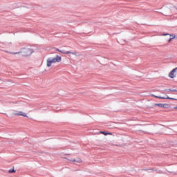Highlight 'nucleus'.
Here are the masks:
<instances>
[{
    "mask_svg": "<svg viewBox=\"0 0 177 177\" xmlns=\"http://www.w3.org/2000/svg\"><path fill=\"white\" fill-rule=\"evenodd\" d=\"M152 96H153V97H157L158 99H169L170 100H177L176 98H172V97H169L168 95H167V97H161V96H157V95H152Z\"/></svg>",
    "mask_w": 177,
    "mask_h": 177,
    "instance_id": "obj_4",
    "label": "nucleus"
},
{
    "mask_svg": "<svg viewBox=\"0 0 177 177\" xmlns=\"http://www.w3.org/2000/svg\"><path fill=\"white\" fill-rule=\"evenodd\" d=\"M170 91H172V89L169 88V89L165 90V92H171Z\"/></svg>",
    "mask_w": 177,
    "mask_h": 177,
    "instance_id": "obj_12",
    "label": "nucleus"
},
{
    "mask_svg": "<svg viewBox=\"0 0 177 177\" xmlns=\"http://www.w3.org/2000/svg\"><path fill=\"white\" fill-rule=\"evenodd\" d=\"M163 35L166 36V35H169L170 37H171L169 39V42H171L172 41V39H175V38H176V36L174 35H170V34H168V33H165V34H163Z\"/></svg>",
    "mask_w": 177,
    "mask_h": 177,
    "instance_id": "obj_9",
    "label": "nucleus"
},
{
    "mask_svg": "<svg viewBox=\"0 0 177 177\" xmlns=\"http://www.w3.org/2000/svg\"><path fill=\"white\" fill-rule=\"evenodd\" d=\"M170 92H177L176 89L169 90Z\"/></svg>",
    "mask_w": 177,
    "mask_h": 177,
    "instance_id": "obj_13",
    "label": "nucleus"
},
{
    "mask_svg": "<svg viewBox=\"0 0 177 177\" xmlns=\"http://www.w3.org/2000/svg\"><path fill=\"white\" fill-rule=\"evenodd\" d=\"M158 106V107H162V109H168L169 107V105L168 104H155V106Z\"/></svg>",
    "mask_w": 177,
    "mask_h": 177,
    "instance_id": "obj_6",
    "label": "nucleus"
},
{
    "mask_svg": "<svg viewBox=\"0 0 177 177\" xmlns=\"http://www.w3.org/2000/svg\"><path fill=\"white\" fill-rule=\"evenodd\" d=\"M177 72V67L174 68L169 73V77L170 78H175V74H176Z\"/></svg>",
    "mask_w": 177,
    "mask_h": 177,
    "instance_id": "obj_5",
    "label": "nucleus"
},
{
    "mask_svg": "<svg viewBox=\"0 0 177 177\" xmlns=\"http://www.w3.org/2000/svg\"><path fill=\"white\" fill-rule=\"evenodd\" d=\"M61 62L62 57L57 55L55 57L47 59V67H50L53 63H60Z\"/></svg>",
    "mask_w": 177,
    "mask_h": 177,
    "instance_id": "obj_1",
    "label": "nucleus"
},
{
    "mask_svg": "<svg viewBox=\"0 0 177 177\" xmlns=\"http://www.w3.org/2000/svg\"><path fill=\"white\" fill-rule=\"evenodd\" d=\"M8 172H9V174H13V173L16 172V171L12 169H10V170L8 171Z\"/></svg>",
    "mask_w": 177,
    "mask_h": 177,
    "instance_id": "obj_11",
    "label": "nucleus"
},
{
    "mask_svg": "<svg viewBox=\"0 0 177 177\" xmlns=\"http://www.w3.org/2000/svg\"><path fill=\"white\" fill-rule=\"evenodd\" d=\"M60 53H62L63 55H75V53H73L71 51H66L64 50H61Z\"/></svg>",
    "mask_w": 177,
    "mask_h": 177,
    "instance_id": "obj_7",
    "label": "nucleus"
},
{
    "mask_svg": "<svg viewBox=\"0 0 177 177\" xmlns=\"http://www.w3.org/2000/svg\"><path fill=\"white\" fill-rule=\"evenodd\" d=\"M70 161H72L73 162H77L78 164H81L82 162V160L81 158H77L76 159H71Z\"/></svg>",
    "mask_w": 177,
    "mask_h": 177,
    "instance_id": "obj_8",
    "label": "nucleus"
},
{
    "mask_svg": "<svg viewBox=\"0 0 177 177\" xmlns=\"http://www.w3.org/2000/svg\"><path fill=\"white\" fill-rule=\"evenodd\" d=\"M12 115H22V117H27V114L23 111H14L12 112Z\"/></svg>",
    "mask_w": 177,
    "mask_h": 177,
    "instance_id": "obj_3",
    "label": "nucleus"
},
{
    "mask_svg": "<svg viewBox=\"0 0 177 177\" xmlns=\"http://www.w3.org/2000/svg\"><path fill=\"white\" fill-rule=\"evenodd\" d=\"M55 50H56L57 52H61V50L59 49V48H55Z\"/></svg>",
    "mask_w": 177,
    "mask_h": 177,
    "instance_id": "obj_14",
    "label": "nucleus"
},
{
    "mask_svg": "<svg viewBox=\"0 0 177 177\" xmlns=\"http://www.w3.org/2000/svg\"><path fill=\"white\" fill-rule=\"evenodd\" d=\"M175 38H176L177 39V36H176V37Z\"/></svg>",
    "mask_w": 177,
    "mask_h": 177,
    "instance_id": "obj_16",
    "label": "nucleus"
},
{
    "mask_svg": "<svg viewBox=\"0 0 177 177\" xmlns=\"http://www.w3.org/2000/svg\"><path fill=\"white\" fill-rule=\"evenodd\" d=\"M174 109L177 110V106L174 107Z\"/></svg>",
    "mask_w": 177,
    "mask_h": 177,
    "instance_id": "obj_15",
    "label": "nucleus"
},
{
    "mask_svg": "<svg viewBox=\"0 0 177 177\" xmlns=\"http://www.w3.org/2000/svg\"><path fill=\"white\" fill-rule=\"evenodd\" d=\"M100 133H102V135H104L105 136H107V135H111V133H107L106 131H100Z\"/></svg>",
    "mask_w": 177,
    "mask_h": 177,
    "instance_id": "obj_10",
    "label": "nucleus"
},
{
    "mask_svg": "<svg viewBox=\"0 0 177 177\" xmlns=\"http://www.w3.org/2000/svg\"><path fill=\"white\" fill-rule=\"evenodd\" d=\"M20 53L21 56H30V55H32V53H34V50L29 48H24L21 52L12 53V55H19Z\"/></svg>",
    "mask_w": 177,
    "mask_h": 177,
    "instance_id": "obj_2",
    "label": "nucleus"
}]
</instances>
